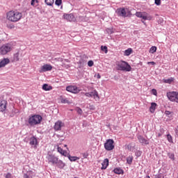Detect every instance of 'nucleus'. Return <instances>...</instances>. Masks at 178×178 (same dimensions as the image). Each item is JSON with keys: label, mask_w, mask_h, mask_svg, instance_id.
Returning a JSON list of instances; mask_svg holds the SVG:
<instances>
[{"label": "nucleus", "mask_w": 178, "mask_h": 178, "mask_svg": "<svg viewBox=\"0 0 178 178\" xmlns=\"http://www.w3.org/2000/svg\"><path fill=\"white\" fill-rule=\"evenodd\" d=\"M133 53V49L131 48H129L128 49L124 51V56H130Z\"/></svg>", "instance_id": "obj_26"}, {"label": "nucleus", "mask_w": 178, "mask_h": 178, "mask_svg": "<svg viewBox=\"0 0 178 178\" xmlns=\"http://www.w3.org/2000/svg\"><path fill=\"white\" fill-rule=\"evenodd\" d=\"M147 65H156V63L154 61H151V62H148Z\"/></svg>", "instance_id": "obj_48"}, {"label": "nucleus", "mask_w": 178, "mask_h": 178, "mask_svg": "<svg viewBox=\"0 0 178 178\" xmlns=\"http://www.w3.org/2000/svg\"><path fill=\"white\" fill-rule=\"evenodd\" d=\"M97 79H101V74H99V73L97 74Z\"/></svg>", "instance_id": "obj_50"}, {"label": "nucleus", "mask_w": 178, "mask_h": 178, "mask_svg": "<svg viewBox=\"0 0 178 178\" xmlns=\"http://www.w3.org/2000/svg\"><path fill=\"white\" fill-rule=\"evenodd\" d=\"M65 147H67V145H65Z\"/></svg>", "instance_id": "obj_53"}, {"label": "nucleus", "mask_w": 178, "mask_h": 178, "mask_svg": "<svg viewBox=\"0 0 178 178\" xmlns=\"http://www.w3.org/2000/svg\"><path fill=\"white\" fill-rule=\"evenodd\" d=\"M39 1L38 0H31V6H33V8H37L38 6Z\"/></svg>", "instance_id": "obj_29"}, {"label": "nucleus", "mask_w": 178, "mask_h": 178, "mask_svg": "<svg viewBox=\"0 0 178 178\" xmlns=\"http://www.w3.org/2000/svg\"><path fill=\"white\" fill-rule=\"evenodd\" d=\"M58 152L61 155H63V156H66L67 155V152L63 150L60 147H58L57 148Z\"/></svg>", "instance_id": "obj_22"}, {"label": "nucleus", "mask_w": 178, "mask_h": 178, "mask_svg": "<svg viewBox=\"0 0 178 178\" xmlns=\"http://www.w3.org/2000/svg\"><path fill=\"white\" fill-rule=\"evenodd\" d=\"M14 60H15V62L19 61V53L14 54Z\"/></svg>", "instance_id": "obj_35"}, {"label": "nucleus", "mask_w": 178, "mask_h": 178, "mask_svg": "<svg viewBox=\"0 0 178 178\" xmlns=\"http://www.w3.org/2000/svg\"><path fill=\"white\" fill-rule=\"evenodd\" d=\"M114 141L112 139H108L106 140V143L104 144V148L106 151H112L115 148Z\"/></svg>", "instance_id": "obj_8"}, {"label": "nucleus", "mask_w": 178, "mask_h": 178, "mask_svg": "<svg viewBox=\"0 0 178 178\" xmlns=\"http://www.w3.org/2000/svg\"><path fill=\"white\" fill-rule=\"evenodd\" d=\"M63 17L67 22H76V17L73 14H64Z\"/></svg>", "instance_id": "obj_12"}, {"label": "nucleus", "mask_w": 178, "mask_h": 178, "mask_svg": "<svg viewBox=\"0 0 178 178\" xmlns=\"http://www.w3.org/2000/svg\"><path fill=\"white\" fill-rule=\"evenodd\" d=\"M147 178H151V177H149V175H147Z\"/></svg>", "instance_id": "obj_52"}, {"label": "nucleus", "mask_w": 178, "mask_h": 178, "mask_svg": "<svg viewBox=\"0 0 178 178\" xmlns=\"http://www.w3.org/2000/svg\"><path fill=\"white\" fill-rule=\"evenodd\" d=\"M92 94V97L94 98V99H96V98L97 99H99V95H98V92L97 90H93L92 92H91Z\"/></svg>", "instance_id": "obj_24"}, {"label": "nucleus", "mask_w": 178, "mask_h": 178, "mask_svg": "<svg viewBox=\"0 0 178 178\" xmlns=\"http://www.w3.org/2000/svg\"><path fill=\"white\" fill-rule=\"evenodd\" d=\"M167 140L169 143H173V138H172V135L171 134H168L167 135Z\"/></svg>", "instance_id": "obj_34"}, {"label": "nucleus", "mask_w": 178, "mask_h": 178, "mask_svg": "<svg viewBox=\"0 0 178 178\" xmlns=\"http://www.w3.org/2000/svg\"><path fill=\"white\" fill-rule=\"evenodd\" d=\"M101 49L105 54H108V47H106V46H101Z\"/></svg>", "instance_id": "obj_33"}, {"label": "nucleus", "mask_w": 178, "mask_h": 178, "mask_svg": "<svg viewBox=\"0 0 178 178\" xmlns=\"http://www.w3.org/2000/svg\"><path fill=\"white\" fill-rule=\"evenodd\" d=\"M154 3L156 5H157V6H159L161 5V0H155L154 1Z\"/></svg>", "instance_id": "obj_42"}, {"label": "nucleus", "mask_w": 178, "mask_h": 178, "mask_svg": "<svg viewBox=\"0 0 178 178\" xmlns=\"http://www.w3.org/2000/svg\"><path fill=\"white\" fill-rule=\"evenodd\" d=\"M68 159H70L71 162H76V161L80 159V157L68 156Z\"/></svg>", "instance_id": "obj_27"}, {"label": "nucleus", "mask_w": 178, "mask_h": 178, "mask_svg": "<svg viewBox=\"0 0 178 178\" xmlns=\"http://www.w3.org/2000/svg\"><path fill=\"white\" fill-rule=\"evenodd\" d=\"M141 19H143V20H152V17L148 15V13H147L146 12H143Z\"/></svg>", "instance_id": "obj_18"}, {"label": "nucleus", "mask_w": 178, "mask_h": 178, "mask_svg": "<svg viewBox=\"0 0 178 178\" xmlns=\"http://www.w3.org/2000/svg\"><path fill=\"white\" fill-rule=\"evenodd\" d=\"M108 166H109V159H105L104 161L102 163V170H105V169H106Z\"/></svg>", "instance_id": "obj_16"}, {"label": "nucleus", "mask_w": 178, "mask_h": 178, "mask_svg": "<svg viewBox=\"0 0 178 178\" xmlns=\"http://www.w3.org/2000/svg\"><path fill=\"white\" fill-rule=\"evenodd\" d=\"M167 97L171 102H176V104H178V92H167Z\"/></svg>", "instance_id": "obj_6"}, {"label": "nucleus", "mask_w": 178, "mask_h": 178, "mask_svg": "<svg viewBox=\"0 0 178 178\" xmlns=\"http://www.w3.org/2000/svg\"><path fill=\"white\" fill-rule=\"evenodd\" d=\"M6 178H13V176H12V174H10V172H8L6 174Z\"/></svg>", "instance_id": "obj_44"}, {"label": "nucleus", "mask_w": 178, "mask_h": 178, "mask_svg": "<svg viewBox=\"0 0 178 178\" xmlns=\"http://www.w3.org/2000/svg\"><path fill=\"white\" fill-rule=\"evenodd\" d=\"M10 63V60L8 58H4L0 60V68L5 67L6 65Z\"/></svg>", "instance_id": "obj_13"}, {"label": "nucleus", "mask_w": 178, "mask_h": 178, "mask_svg": "<svg viewBox=\"0 0 178 178\" xmlns=\"http://www.w3.org/2000/svg\"><path fill=\"white\" fill-rule=\"evenodd\" d=\"M6 105H8L6 100H2L0 102V112H5V111H6Z\"/></svg>", "instance_id": "obj_14"}, {"label": "nucleus", "mask_w": 178, "mask_h": 178, "mask_svg": "<svg viewBox=\"0 0 178 178\" xmlns=\"http://www.w3.org/2000/svg\"><path fill=\"white\" fill-rule=\"evenodd\" d=\"M156 109V103L152 102L149 108V111L151 113H154Z\"/></svg>", "instance_id": "obj_23"}, {"label": "nucleus", "mask_w": 178, "mask_h": 178, "mask_svg": "<svg viewBox=\"0 0 178 178\" xmlns=\"http://www.w3.org/2000/svg\"><path fill=\"white\" fill-rule=\"evenodd\" d=\"M76 111L77 113H79V115H83V110H81L80 108V107H77L76 108Z\"/></svg>", "instance_id": "obj_38"}, {"label": "nucleus", "mask_w": 178, "mask_h": 178, "mask_svg": "<svg viewBox=\"0 0 178 178\" xmlns=\"http://www.w3.org/2000/svg\"><path fill=\"white\" fill-rule=\"evenodd\" d=\"M12 51V45L9 43L3 44L0 47V55H7Z\"/></svg>", "instance_id": "obj_5"}, {"label": "nucleus", "mask_w": 178, "mask_h": 178, "mask_svg": "<svg viewBox=\"0 0 178 178\" xmlns=\"http://www.w3.org/2000/svg\"><path fill=\"white\" fill-rule=\"evenodd\" d=\"M56 166L59 168V169H63L65 166H66V164L62 161V160L58 159L57 163H56Z\"/></svg>", "instance_id": "obj_19"}, {"label": "nucleus", "mask_w": 178, "mask_h": 178, "mask_svg": "<svg viewBox=\"0 0 178 178\" xmlns=\"http://www.w3.org/2000/svg\"><path fill=\"white\" fill-rule=\"evenodd\" d=\"M156 49H157L156 47L152 46V47L149 49V54H155V52H156Z\"/></svg>", "instance_id": "obj_31"}, {"label": "nucleus", "mask_w": 178, "mask_h": 178, "mask_svg": "<svg viewBox=\"0 0 178 178\" xmlns=\"http://www.w3.org/2000/svg\"><path fill=\"white\" fill-rule=\"evenodd\" d=\"M155 178H165V176L163 175V174H159L156 175Z\"/></svg>", "instance_id": "obj_43"}, {"label": "nucleus", "mask_w": 178, "mask_h": 178, "mask_svg": "<svg viewBox=\"0 0 178 178\" xmlns=\"http://www.w3.org/2000/svg\"><path fill=\"white\" fill-rule=\"evenodd\" d=\"M8 29H15V25H8Z\"/></svg>", "instance_id": "obj_49"}, {"label": "nucleus", "mask_w": 178, "mask_h": 178, "mask_svg": "<svg viewBox=\"0 0 178 178\" xmlns=\"http://www.w3.org/2000/svg\"><path fill=\"white\" fill-rule=\"evenodd\" d=\"M138 139L140 144H145L146 145H148V144H149V142L142 136H138Z\"/></svg>", "instance_id": "obj_17"}, {"label": "nucleus", "mask_w": 178, "mask_h": 178, "mask_svg": "<svg viewBox=\"0 0 178 178\" xmlns=\"http://www.w3.org/2000/svg\"><path fill=\"white\" fill-rule=\"evenodd\" d=\"M168 156H169L170 159H172V161H175V154L168 153Z\"/></svg>", "instance_id": "obj_37"}, {"label": "nucleus", "mask_w": 178, "mask_h": 178, "mask_svg": "<svg viewBox=\"0 0 178 178\" xmlns=\"http://www.w3.org/2000/svg\"><path fill=\"white\" fill-rule=\"evenodd\" d=\"M60 101L61 104H70V102H69L67 98H63L62 97H60Z\"/></svg>", "instance_id": "obj_30"}, {"label": "nucleus", "mask_w": 178, "mask_h": 178, "mask_svg": "<svg viewBox=\"0 0 178 178\" xmlns=\"http://www.w3.org/2000/svg\"><path fill=\"white\" fill-rule=\"evenodd\" d=\"M113 172L115 173V175H123V173H124V171H123V170L120 168H115Z\"/></svg>", "instance_id": "obj_20"}, {"label": "nucleus", "mask_w": 178, "mask_h": 178, "mask_svg": "<svg viewBox=\"0 0 178 178\" xmlns=\"http://www.w3.org/2000/svg\"><path fill=\"white\" fill-rule=\"evenodd\" d=\"M161 134H159V137H161Z\"/></svg>", "instance_id": "obj_51"}, {"label": "nucleus", "mask_w": 178, "mask_h": 178, "mask_svg": "<svg viewBox=\"0 0 178 178\" xmlns=\"http://www.w3.org/2000/svg\"><path fill=\"white\" fill-rule=\"evenodd\" d=\"M55 0H44V3H46V5L48 6H52Z\"/></svg>", "instance_id": "obj_28"}, {"label": "nucleus", "mask_w": 178, "mask_h": 178, "mask_svg": "<svg viewBox=\"0 0 178 178\" xmlns=\"http://www.w3.org/2000/svg\"><path fill=\"white\" fill-rule=\"evenodd\" d=\"M127 163H129V165H131V163H133V156H129V157H127Z\"/></svg>", "instance_id": "obj_32"}, {"label": "nucleus", "mask_w": 178, "mask_h": 178, "mask_svg": "<svg viewBox=\"0 0 178 178\" xmlns=\"http://www.w3.org/2000/svg\"><path fill=\"white\" fill-rule=\"evenodd\" d=\"M66 90L69 92H72L73 94H79L80 91H81V89L79 88L76 86H70L66 88Z\"/></svg>", "instance_id": "obj_9"}, {"label": "nucleus", "mask_w": 178, "mask_h": 178, "mask_svg": "<svg viewBox=\"0 0 178 178\" xmlns=\"http://www.w3.org/2000/svg\"><path fill=\"white\" fill-rule=\"evenodd\" d=\"M116 65L118 70H122V72H131V66L126 61H118L116 63Z\"/></svg>", "instance_id": "obj_2"}, {"label": "nucleus", "mask_w": 178, "mask_h": 178, "mask_svg": "<svg viewBox=\"0 0 178 178\" xmlns=\"http://www.w3.org/2000/svg\"><path fill=\"white\" fill-rule=\"evenodd\" d=\"M88 65L90 67L94 66V61H92V60H89V61L88 62Z\"/></svg>", "instance_id": "obj_41"}, {"label": "nucleus", "mask_w": 178, "mask_h": 178, "mask_svg": "<svg viewBox=\"0 0 178 178\" xmlns=\"http://www.w3.org/2000/svg\"><path fill=\"white\" fill-rule=\"evenodd\" d=\"M86 97H92V93L91 92H86L85 93Z\"/></svg>", "instance_id": "obj_45"}, {"label": "nucleus", "mask_w": 178, "mask_h": 178, "mask_svg": "<svg viewBox=\"0 0 178 178\" xmlns=\"http://www.w3.org/2000/svg\"><path fill=\"white\" fill-rule=\"evenodd\" d=\"M46 159H47L48 163H51V165H56L59 159L54 154H48Z\"/></svg>", "instance_id": "obj_7"}, {"label": "nucleus", "mask_w": 178, "mask_h": 178, "mask_svg": "<svg viewBox=\"0 0 178 178\" xmlns=\"http://www.w3.org/2000/svg\"><path fill=\"white\" fill-rule=\"evenodd\" d=\"M172 81H173V78H170V79L164 80V83H166L168 84H170V83H172Z\"/></svg>", "instance_id": "obj_36"}, {"label": "nucleus", "mask_w": 178, "mask_h": 178, "mask_svg": "<svg viewBox=\"0 0 178 178\" xmlns=\"http://www.w3.org/2000/svg\"><path fill=\"white\" fill-rule=\"evenodd\" d=\"M51 70H52V65L45 64L40 67V70H39V72L40 73H44L45 72H49Z\"/></svg>", "instance_id": "obj_11"}, {"label": "nucleus", "mask_w": 178, "mask_h": 178, "mask_svg": "<svg viewBox=\"0 0 178 178\" xmlns=\"http://www.w3.org/2000/svg\"><path fill=\"white\" fill-rule=\"evenodd\" d=\"M165 115L166 116H169V115H172V112L169 111H165Z\"/></svg>", "instance_id": "obj_46"}, {"label": "nucleus", "mask_w": 178, "mask_h": 178, "mask_svg": "<svg viewBox=\"0 0 178 178\" xmlns=\"http://www.w3.org/2000/svg\"><path fill=\"white\" fill-rule=\"evenodd\" d=\"M55 4L57 5V6H60V5H62V0H56Z\"/></svg>", "instance_id": "obj_39"}, {"label": "nucleus", "mask_w": 178, "mask_h": 178, "mask_svg": "<svg viewBox=\"0 0 178 178\" xmlns=\"http://www.w3.org/2000/svg\"><path fill=\"white\" fill-rule=\"evenodd\" d=\"M62 127H65V122L60 120L57 121L54 126V129L56 131L62 130Z\"/></svg>", "instance_id": "obj_10"}, {"label": "nucleus", "mask_w": 178, "mask_h": 178, "mask_svg": "<svg viewBox=\"0 0 178 178\" xmlns=\"http://www.w3.org/2000/svg\"><path fill=\"white\" fill-rule=\"evenodd\" d=\"M29 144L34 147V148H37V145H38V142L37 141V138L34 136L31 137L29 139Z\"/></svg>", "instance_id": "obj_15"}, {"label": "nucleus", "mask_w": 178, "mask_h": 178, "mask_svg": "<svg viewBox=\"0 0 178 178\" xmlns=\"http://www.w3.org/2000/svg\"><path fill=\"white\" fill-rule=\"evenodd\" d=\"M42 90H44V91H51V90H52V86L44 83L42 86Z\"/></svg>", "instance_id": "obj_21"}, {"label": "nucleus", "mask_w": 178, "mask_h": 178, "mask_svg": "<svg viewBox=\"0 0 178 178\" xmlns=\"http://www.w3.org/2000/svg\"><path fill=\"white\" fill-rule=\"evenodd\" d=\"M42 120V117L40 115H33L29 118L28 123L30 126H37L40 124Z\"/></svg>", "instance_id": "obj_3"}, {"label": "nucleus", "mask_w": 178, "mask_h": 178, "mask_svg": "<svg viewBox=\"0 0 178 178\" xmlns=\"http://www.w3.org/2000/svg\"><path fill=\"white\" fill-rule=\"evenodd\" d=\"M24 178H33V171H28L24 174Z\"/></svg>", "instance_id": "obj_25"}, {"label": "nucleus", "mask_w": 178, "mask_h": 178, "mask_svg": "<svg viewBox=\"0 0 178 178\" xmlns=\"http://www.w3.org/2000/svg\"><path fill=\"white\" fill-rule=\"evenodd\" d=\"M22 17L23 14L17 10H10L6 13V19L11 23H17Z\"/></svg>", "instance_id": "obj_1"}, {"label": "nucleus", "mask_w": 178, "mask_h": 178, "mask_svg": "<svg viewBox=\"0 0 178 178\" xmlns=\"http://www.w3.org/2000/svg\"><path fill=\"white\" fill-rule=\"evenodd\" d=\"M116 12L118 16H121V17H129L131 16V11L129 8H120L117 9Z\"/></svg>", "instance_id": "obj_4"}, {"label": "nucleus", "mask_w": 178, "mask_h": 178, "mask_svg": "<svg viewBox=\"0 0 178 178\" xmlns=\"http://www.w3.org/2000/svg\"><path fill=\"white\" fill-rule=\"evenodd\" d=\"M136 16L137 17H142V16H143V13H141V12H136Z\"/></svg>", "instance_id": "obj_40"}, {"label": "nucleus", "mask_w": 178, "mask_h": 178, "mask_svg": "<svg viewBox=\"0 0 178 178\" xmlns=\"http://www.w3.org/2000/svg\"><path fill=\"white\" fill-rule=\"evenodd\" d=\"M152 92L153 95H156V94H157L156 90L152 89Z\"/></svg>", "instance_id": "obj_47"}]
</instances>
